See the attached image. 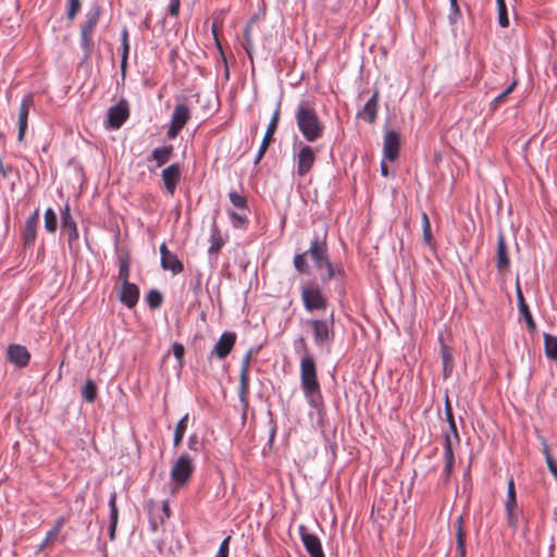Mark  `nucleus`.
<instances>
[{"mask_svg": "<svg viewBox=\"0 0 557 557\" xmlns=\"http://www.w3.org/2000/svg\"><path fill=\"white\" fill-rule=\"evenodd\" d=\"M159 249H160V255H161V257H162V256H165V255H169V253L171 252V251L168 249V247H166V244H165V243H162V244L160 245V248H159Z\"/></svg>", "mask_w": 557, "mask_h": 557, "instance_id": "60", "label": "nucleus"}, {"mask_svg": "<svg viewBox=\"0 0 557 557\" xmlns=\"http://www.w3.org/2000/svg\"><path fill=\"white\" fill-rule=\"evenodd\" d=\"M119 299L127 308H134L139 299L138 286L134 283L122 284L119 293Z\"/></svg>", "mask_w": 557, "mask_h": 557, "instance_id": "23", "label": "nucleus"}, {"mask_svg": "<svg viewBox=\"0 0 557 557\" xmlns=\"http://www.w3.org/2000/svg\"><path fill=\"white\" fill-rule=\"evenodd\" d=\"M116 527H117V524H112V523L109 524V532L108 533H109L110 541H114L115 540Z\"/></svg>", "mask_w": 557, "mask_h": 557, "instance_id": "57", "label": "nucleus"}, {"mask_svg": "<svg viewBox=\"0 0 557 557\" xmlns=\"http://www.w3.org/2000/svg\"><path fill=\"white\" fill-rule=\"evenodd\" d=\"M121 42H122V55H128L129 44H128V30L126 27H124L121 33Z\"/></svg>", "mask_w": 557, "mask_h": 557, "instance_id": "50", "label": "nucleus"}, {"mask_svg": "<svg viewBox=\"0 0 557 557\" xmlns=\"http://www.w3.org/2000/svg\"><path fill=\"white\" fill-rule=\"evenodd\" d=\"M131 259L128 255L119 256V278L122 284L131 283Z\"/></svg>", "mask_w": 557, "mask_h": 557, "instance_id": "30", "label": "nucleus"}, {"mask_svg": "<svg viewBox=\"0 0 557 557\" xmlns=\"http://www.w3.org/2000/svg\"><path fill=\"white\" fill-rule=\"evenodd\" d=\"M182 171L178 162L172 163L164 168L161 172V178L163 181L166 191L173 196L177 184L181 181Z\"/></svg>", "mask_w": 557, "mask_h": 557, "instance_id": "18", "label": "nucleus"}, {"mask_svg": "<svg viewBox=\"0 0 557 557\" xmlns=\"http://www.w3.org/2000/svg\"><path fill=\"white\" fill-rule=\"evenodd\" d=\"M442 362L444 368V376L446 377L453 368V357L446 347L442 348Z\"/></svg>", "mask_w": 557, "mask_h": 557, "instance_id": "44", "label": "nucleus"}, {"mask_svg": "<svg viewBox=\"0 0 557 557\" xmlns=\"http://www.w3.org/2000/svg\"><path fill=\"white\" fill-rule=\"evenodd\" d=\"M45 228L48 233H54L58 228V216L52 208L45 211Z\"/></svg>", "mask_w": 557, "mask_h": 557, "instance_id": "36", "label": "nucleus"}, {"mask_svg": "<svg viewBox=\"0 0 557 557\" xmlns=\"http://www.w3.org/2000/svg\"><path fill=\"white\" fill-rule=\"evenodd\" d=\"M497 17L500 27L506 28L509 26V17L505 0H496Z\"/></svg>", "mask_w": 557, "mask_h": 557, "instance_id": "37", "label": "nucleus"}, {"mask_svg": "<svg viewBox=\"0 0 557 557\" xmlns=\"http://www.w3.org/2000/svg\"><path fill=\"white\" fill-rule=\"evenodd\" d=\"M172 351H173L175 359L178 361V363L183 364L184 354H185L184 346L181 343L175 342L172 345Z\"/></svg>", "mask_w": 557, "mask_h": 557, "instance_id": "49", "label": "nucleus"}, {"mask_svg": "<svg viewBox=\"0 0 557 557\" xmlns=\"http://www.w3.org/2000/svg\"><path fill=\"white\" fill-rule=\"evenodd\" d=\"M379 97V90L375 89L371 98L364 103L362 109L358 111L357 115L359 119H362L370 124L374 123L377 113Z\"/></svg>", "mask_w": 557, "mask_h": 557, "instance_id": "26", "label": "nucleus"}, {"mask_svg": "<svg viewBox=\"0 0 557 557\" xmlns=\"http://www.w3.org/2000/svg\"><path fill=\"white\" fill-rule=\"evenodd\" d=\"M55 536H57V530H49L46 534L45 540L40 544L39 549L41 550V549L46 548L50 544L51 540Z\"/></svg>", "mask_w": 557, "mask_h": 557, "instance_id": "53", "label": "nucleus"}, {"mask_svg": "<svg viewBox=\"0 0 557 557\" xmlns=\"http://www.w3.org/2000/svg\"><path fill=\"white\" fill-rule=\"evenodd\" d=\"M543 454L545 456V460L547 463V467L550 471V473L554 475V478L557 480V462L553 459L548 446L545 442H543Z\"/></svg>", "mask_w": 557, "mask_h": 557, "instance_id": "43", "label": "nucleus"}, {"mask_svg": "<svg viewBox=\"0 0 557 557\" xmlns=\"http://www.w3.org/2000/svg\"><path fill=\"white\" fill-rule=\"evenodd\" d=\"M98 395V387L94 380L88 379L82 388V397L87 403L91 404L96 400Z\"/></svg>", "mask_w": 557, "mask_h": 557, "instance_id": "33", "label": "nucleus"}, {"mask_svg": "<svg viewBox=\"0 0 557 557\" xmlns=\"http://www.w3.org/2000/svg\"><path fill=\"white\" fill-rule=\"evenodd\" d=\"M516 295H517V301H518V309L521 315L524 318V321L527 323L528 330L533 333L536 331V324L533 320L532 313L530 311L529 306L527 305L521 287L519 278L516 280Z\"/></svg>", "mask_w": 557, "mask_h": 557, "instance_id": "22", "label": "nucleus"}, {"mask_svg": "<svg viewBox=\"0 0 557 557\" xmlns=\"http://www.w3.org/2000/svg\"><path fill=\"white\" fill-rule=\"evenodd\" d=\"M189 119V108L184 103L176 104L172 113L171 125L166 132V136L170 139L176 138Z\"/></svg>", "mask_w": 557, "mask_h": 557, "instance_id": "10", "label": "nucleus"}, {"mask_svg": "<svg viewBox=\"0 0 557 557\" xmlns=\"http://www.w3.org/2000/svg\"><path fill=\"white\" fill-rule=\"evenodd\" d=\"M189 414L185 413L180 421L177 422L175 430H174V436H173V446L178 447L184 438V435L187 430V423H188Z\"/></svg>", "mask_w": 557, "mask_h": 557, "instance_id": "31", "label": "nucleus"}, {"mask_svg": "<svg viewBox=\"0 0 557 557\" xmlns=\"http://www.w3.org/2000/svg\"><path fill=\"white\" fill-rule=\"evenodd\" d=\"M400 135L396 131H387L383 139L384 158L391 162L395 161L399 154Z\"/></svg>", "mask_w": 557, "mask_h": 557, "instance_id": "20", "label": "nucleus"}, {"mask_svg": "<svg viewBox=\"0 0 557 557\" xmlns=\"http://www.w3.org/2000/svg\"><path fill=\"white\" fill-rule=\"evenodd\" d=\"M62 525H63V519L60 518L57 520L55 525L51 530H57V534H58L60 532Z\"/></svg>", "mask_w": 557, "mask_h": 557, "instance_id": "61", "label": "nucleus"}, {"mask_svg": "<svg viewBox=\"0 0 557 557\" xmlns=\"http://www.w3.org/2000/svg\"><path fill=\"white\" fill-rule=\"evenodd\" d=\"M461 517L458 518V521H457V534H456V537H457V553H456V556L455 557H466V543H465V537H463V532H462V527H461Z\"/></svg>", "mask_w": 557, "mask_h": 557, "instance_id": "38", "label": "nucleus"}, {"mask_svg": "<svg viewBox=\"0 0 557 557\" xmlns=\"http://www.w3.org/2000/svg\"><path fill=\"white\" fill-rule=\"evenodd\" d=\"M422 231H423V240L425 242L426 245H431L432 240H433L431 227L430 228L424 227V230H422Z\"/></svg>", "mask_w": 557, "mask_h": 557, "instance_id": "55", "label": "nucleus"}, {"mask_svg": "<svg viewBox=\"0 0 557 557\" xmlns=\"http://www.w3.org/2000/svg\"><path fill=\"white\" fill-rule=\"evenodd\" d=\"M7 359L16 368H25L30 361V354L25 346L20 344H11L7 349Z\"/></svg>", "mask_w": 557, "mask_h": 557, "instance_id": "19", "label": "nucleus"}, {"mask_svg": "<svg viewBox=\"0 0 557 557\" xmlns=\"http://www.w3.org/2000/svg\"><path fill=\"white\" fill-rule=\"evenodd\" d=\"M163 511L165 512V515L169 517L170 516V507L168 504H164L163 505Z\"/></svg>", "mask_w": 557, "mask_h": 557, "instance_id": "64", "label": "nucleus"}, {"mask_svg": "<svg viewBox=\"0 0 557 557\" xmlns=\"http://www.w3.org/2000/svg\"><path fill=\"white\" fill-rule=\"evenodd\" d=\"M209 242H210V246L208 248L209 258H210V260L216 261L218 255H219L221 248L224 246L225 242H224V239L221 235V232L215 222H213V224L211 226Z\"/></svg>", "mask_w": 557, "mask_h": 557, "instance_id": "28", "label": "nucleus"}, {"mask_svg": "<svg viewBox=\"0 0 557 557\" xmlns=\"http://www.w3.org/2000/svg\"><path fill=\"white\" fill-rule=\"evenodd\" d=\"M187 446L190 450H193L195 453H200L203 448V445L199 441V437L196 433H193L189 435Z\"/></svg>", "mask_w": 557, "mask_h": 557, "instance_id": "46", "label": "nucleus"}, {"mask_svg": "<svg viewBox=\"0 0 557 557\" xmlns=\"http://www.w3.org/2000/svg\"><path fill=\"white\" fill-rule=\"evenodd\" d=\"M180 5H181L180 0H171L170 1L168 11H169L171 16H177L178 15Z\"/></svg>", "mask_w": 557, "mask_h": 557, "instance_id": "52", "label": "nucleus"}, {"mask_svg": "<svg viewBox=\"0 0 557 557\" xmlns=\"http://www.w3.org/2000/svg\"><path fill=\"white\" fill-rule=\"evenodd\" d=\"M510 260L507 251L504 234L499 233L497 237L496 248V268L499 273H505L509 270Z\"/></svg>", "mask_w": 557, "mask_h": 557, "instance_id": "25", "label": "nucleus"}, {"mask_svg": "<svg viewBox=\"0 0 557 557\" xmlns=\"http://www.w3.org/2000/svg\"><path fill=\"white\" fill-rule=\"evenodd\" d=\"M298 530L300 540L310 557H325L320 539L315 534L309 533L304 524H300Z\"/></svg>", "mask_w": 557, "mask_h": 557, "instance_id": "15", "label": "nucleus"}, {"mask_svg": "<svg viewBox=\"0 0 557 557\" xmlns=\"http://www.w3.org/2000/svg\"><path fill=\"white\" fill-rule=\"evenodd\" d=\"M228 198H230V201L231 203L237 208V209H243V210H246L247 209V199L245 196L238 194L237 191L235 190H232L230 191L228 194Z\"/></svg>", "mask_w": 557, "mask_h": 557, "instance_id": "42", "label": "nucleus"}, {"mask_svg": "<svg viewBox=\"0 0 557 557\" xmlns=\"http://www.w3.org/2000/svg\"><path fill=\"white\" fill-rule=\"evenodd\" d=\"M298 131L308 143L319 140L324 133V124L314 108L300 102L295 112Z\"/></svg>", "mask_w": 557, "mask_h": 557, "instance_id": "2", "label": "nucleus"}, {"mask_svg": "<svg viewBox=\"0 0 557 557\" xmlns=\"http://www.w3.org/2000/svg\"><path fill=\"white\" fill-rule=\"evenodd\" d=\"M252 357V349H249L242 361L240 373H239V401L244 407L248 406V391H249V367Z\"/></svg>", "mask_w": 557, "mask_h": 557, "instance_id": "11", "label": "nucleus"}, {"mask_svg": "<svg viewBox=\"0 0 557 557\" xmlns=\"http://www.w3.org/2000/svg\"><path fill=\"white\" fill-rule=\"evenodd\" d=\"M517 508V497H516V488L515 481L512 478L508 481V490H507V499L505 502V511L507 517L508 525L516 530L518 527V512Z\"/></svg>", "mask_w": 557, "mask_h": 557, "instance_id": "13", "label": "nucleus"}, {"mask_svg": "<svg viewBox=\"0 0 557 557\" xmlns=\"http://www.w3.org/2000/svg\"><path fill=\"white\" fill-rule=\"evenodd\" d=\"M445 418L448 423V430L443 432L444 436V460H445V467H444V473L448 478L451 473L454 462H455V456L453 450V438L459 443L460 437L457 430V425L455 422V417L453 412V408L450 406L449 397L446 395L445 397Z\"/></svg>", "mask_w": 557, "mask_h": 557, "instance_id": "3", "label": "nucleus"}, {"mask_svg": "<svg viewBox=\"0 0 557 557\" xmlns=\"http://www.w3.org/2000/svg\"><path fill=\"white\" fill-rule=\"evenodd\" d=\"M516 87V82L511 83L503 92H500L497 97L493 99L491 102V106L493 109L497 107L498 103H500L509 94L513 91Z\"/></svg>", "mask_w": 557, "mask_h": 557, "instance_id": "47", "label": "nucleus"}, {"mask_svg": "<svg viewBox=\"0 0 557 557\" xmlns=\"http://www.w3.org/2000/svg\"><path fill=\"white\" fill-rule=\"evenodd\" d=\"M320 277L323 283H326L333 278H343L344 269L342 265H335L332 263L331 267L324 273H322Z\"/></svg>", "mask_w": 557, "mask_h": 557, "instance_id": "35", "label": "nucleus"}, {"mask_svg": "<svg viewBox=\"0 0 557 557\" xmlns=\"http://www.w3.org/2000/svg\"><path fill=\"white\" fill-rule=\"evenodd\" d=\"M116 492H112L110 494V497H109V509H110V515H109V520H110V523L112 524H117V521H119V509H117V506H116Z\"/></svg>", "mask_w": 557, "mask_h": 557, "instance_id": "40", "label": "nucleus"}, {"mask_svg": "<svg viewBox=\"0 0 557 557\" xmlns=\"http://www.w3.org/2000/svg\"><path fill=\"white\" fill-rule=\"evenodd\" d=\"M66 18L73 21L82 9L81 0H66Z\"/></svg>", "mask_w": 557, "mask_h": 557, "instance_id": "41", "label": "nucleus"}, {"mask_svg": "<svg viewBox=\"0 0 557 557\" xmlns=\"http://www.w3.org/2000/svg\"><path fill=\"white\" fill-rule=\"evenodd\" d=\"M61 227L67 237L69 245L72 246L79 237L76 222L73 220L70 208L66 205L61 212Z\"/></svg>", "mask_w": 557, "mask_h": 557, "instance_id": "21", "label": "nucleus"}, {"mask_svg": "<svg viewBox=\"0 0 557 557\" xmlns=\"http://www.w3.org/2000/svg\"><path fill=\"white\" fill-rule=\"evenodd\" d=\"M381 174L384 177L388 175V166L384 162L381 163Z\"/></svg>", "mask_w": 557, "mask_h": 557, "instance_id": "62", "label": "nucleus"}, {"mask_svg": "<svg viewBox=\"0 0 557 557\" xmlns=\"http://www.w3.org/2000/svg\"><path fill=\"white\" fill-rule=\"evenodd\" d=\"M318 151V148L301 140H295L293 144L294 174L305 177L310 173L315 164Z\"/></svg>", "mask_w": 557, "mask_h": 557, "instance_id": "4", "label": "nucleus"}, {"mask_svg": "<svg viewBox=\"0 0 557 557\" xmlns=\"http://www.w3.org/2000/svg\"><path fill=\"white\" fill-rule=\"evenodd\" d=\"M302 347L307 350L304 338ZM300 386L308 404L321 416L324 411V400L317 375V366L312 355L308 351L300 359Z\"/></svg>", "mask_w": 557, "mask_h": 557, "instance_id": "1", "label": "nucleus"}, {"mask_svg": "<svg viewBox=\"0 0 557 557\" xmlns=\"http://www.w3.org/2000/svg\"><path fill=\"white\" fill-rule=\"evenodd\" d=\"M231 536H226L222 543L220 544L219 550L215 557H228V545H230Z\"/></svg>", "mask_w": 557, "mask_h": 557, "instance_id": "51", "label": "nucleus"}, {"mask_svg": "<svg viewBox=\"0 0 557 557\" xmlns=\"http://www.w3.org/2000/svg\"><path fill=\"white\" fill-rule=\"evenodd\" d=\"M236 338V333L228 331L223 332L209 357L216 356L220 360L225 359L234 348Z\"/></svg>", "mask_w": 557, "mask_h": 557, "instance_id": "16", "label": "nucleus"}, {"mask_svg": "<svg viewBox=\"0 0 557 557\" xmlns=\"http://www.w3.org/2000/svg\"><path fill=\"white\" fill-rule=\"evenodd\" d=\"M34 106V95L27 94L23 97L18 109V133L17 140L23 141L26 129L28 127V114L30 108Z\"/></svg>", "mask_w": 557, "mask_h": 557, "instance_id": "17", "label": "nucleus"}, {"mask_svg": "<svg viewBox=\"0 0 557 557\" xmlns=\"http://www.w3.org/2000/svg\"><path fill=\"white\" fill-rule=\"evenodd\" d=\"M146 301L151 309H158L163 302V295L158 289H150L146 295Z\"/></svg>", "mask_w": 557, "mask_h": 557, "instance_id": "39", "label": "nucleus"}, {"mask_svg": "<svg viewBox=\"0 0 557 557\" xmlns=\"http://www.w3.org/2000/svg\"><path fill=\"white\" fill-rule=\"evenodd\" d=\"M308 325L312 330L314 344L320 347H330L334 341V312L332 311L326 319L308 320Z\"/></svg>", "mask_w": 557, "mask_h": 557, "instance_id": "7", "label": "nucleus"}, {"mask_svg": "<svg viewBox=\"0 0 557 557\" xmlns=\"http://www.w3.org/2000/svg\"><path fill=\"white\" fill-rule=\"evenodd\" d=\"M300 297L308 312L325 310L329 304L326 295L315 282H305L300 286Z\"/></svg>", "mask_w": 557, "mask_h": 557, "instance_id": "6", "label": "nucleus"}, {"mask_svg": "<svg viewBox=\"0 0 557 557\" xmlns=\"http://www.w3.org/2000/svg\"><path fill=\"white\" fill-rule=\"evenodd\" d=\"M308 252L314 267L321 274L331 267L333 262L329 255L326 232H324L322 236H313V238L310 240Z\"/></svg>", "mask_w": 557, "mask_h": 557, "instance_id": "8", "label": "nucleus"}, {"mask_svg": "<svg viewBox=\"0 0 557 557\" xmlns=\"http://www.w3.org/2000/svg\"><path fill=\"white\" fill-rule=\"evenodd\" d=\"M449 14H448V22L449 24H456L459 17L461 16V12L458 5V2L449 3Z\"/></svg>", "mask_w": 557, "mask_h": 557, "instance_id": "48", "label": "nucleus"}, {"mask_svg": "<svg viewBox=\"0 0 557 557\" xmlns=\"http://www.w3.org/2000/svg\"><path fill=\"white\" fill-rule=\"evenodd\" d=\"M161 267L163 270L171 271L174 275L184 270L183 262L172 251L169 255L162 256Z\"/></svg>", "mask_w": 557, "mask_h": 557, "instance_id": "29", "label": "nucleus"}, {"mask_svg": "<svg viewBox=\"0 0 557 557\" xmlns=\"http://www.w3.org/2000/svg\"><path fill=\"white\" fill-rule=\"evenodd\" d=\"M173 152L174 147L171 144L157 147L152 149L150 156L147 158V161H154L156 168H161L170 161L171 157L173 156Z\"/></svg>", "mask_w": 557, "mask_h": 557, "instance_id": "27", "label": "nucleus"}, {"mask_svg": "<svg viewBox=\"0 0 557 557\" xmlns=\"http://www.w3.org/2000/svg\"><path fill=\"white\" fill-rule=\"evenodd\" d=\"M39 208H37L26 220L22 238L25 246H32L36 239V230L39 224Z\"/></svg>", "mask_w": 557, "mask_h": 557, "instance_id": "24", "label": "nucleus"}, {"mask_svg": "<svg viewBox=\"0 0 557 557\" xmlns=\"http://www.w3.org/2000/svg\"><path fill=\"white\" fill-rule=\"evenodd\" d=\"M544 349L548 359L557 361V336L545 333Z\"/></svg>", "mask_w": 557, "mask_h": 557, "instance_id": "32", "label": "nucleus"}, {"mask_svg": "<svg viewBox=\"0 0 557 557\" xmlns=\"http://www.w3.org/2000/svg\"><path fill=\"white\" fill-rule=\"evenodd\" d=\"M228 214L234 227H245L248 223V218L246 214L237 213L235 211H230Z\"/></svg>", "mask_w": 557, "mask_h": 557, "instance_id": "45", "label": "nucleus"}, {"mask_svg": "<svg viewBox=\"0 0 557 557\" xmlns=\"http://www.w3.org/2000/svg\"><path fill=\"white\" fill-rule=\"evenodd\" d=\"M12 171L11 165H4L2 160L0 159V174L3 178H8L10 172Z\"/></svg>", "mask_w": 557, "mask_h": 557, "instance_id": "54", "label": "nucleus"}, {"mask_svg": "<svg viewBox=\"0 0 557 557\" xmlns=\"http://www.w3.org/2000/svg\"><path fill=\"white\" fill-rule=\"evenodd\" d=\"M307 257H309L308 249L301 253L295 255L294 257V267L296 271L300 274H309L310 272V267L307 262Z\"/></svg>", "mask_w": 557, "mask_h": 557, "instance_id": "34", "label": "nucleus"}, {"mask_svg": "<svg viewBox=\"0 0 557 557\" xmlns=\"http://www.w3.org/2000/svg\"><path fill=\"white\" fill-rule=\"evenodd\" d=\"M280 107L281 104L277 103L276 109L274 110L273 115L268 124L265 134L262 138L261 145L253 161L255 164H258L261 161V159L263 158L264 153L268 150L270 143L272 141L273 135L276 131L280 120Z\"/></svg>", "mask_w": 557, "mask_h": 557, "instance_id": "14", "label": "nucleus"}, {"mask_svg": "<svg viewBox=\"0 0 557 557\" xmlns=\"http://www.w3.org/2000/svg\"><path fill=\"white\" fill-rule=\"evenodd\" d=\"M194 469L193 458L187 453H183L171 469V479L176 485L183 486L189 481Z\"/></svg>", "mask_w": 557, "mask_h": 557, "instance_id": "9", "label": "nucleus"}, {"mask_svg": "<svg viewBox=\"0 0 557 557\" xmlns=\"http://www.w3.org/2000/svg\"><path fill=\"white\" fill-rule=\"evenodd\" d=\"M201 286V282L199 278L191 280L189 282V287L193 288L195 292L199 290Z\"/></svg>", "mask_w": 557, "mask_h": 557, "instance_id": "58", "label": "nucleus"}, {"mask_svg": "<svg viewBox=\"0 0 557 557\" xmlns=\"http://www.w3.org/2000/svg\"><path fill=\"white\" fill-rule=\"evenodd\" d=\"M129 116L128 103L121 99L116 104L108 110V123L111 128H120Z\"/></svg>", "mask_w": 557, "mask_h": 557, "instance_id": "12", "label": "nucleus"}, {"mask_svg": "<svg viewBox=\"0 0 557 557\" xmlns=\"http://www.w3.org/2000/svg\"><path fill=\"white\" fill-rule=\"evenodd\" d=\"M127 59H128V55H121L120 67H121V74H122L123 78H125V75H126Z\"/></svg>", "mask_w": 557, "mask_h": 557, "instance_id": "56", "label": "nucleus"}, {"mask_svg": "<svg viewBox=\"0 0 557 557\" xmlns=\"http://www.w3.org/2000/svg\"><path fill=\"white\" fill-rule=\"evenodd\" d=\"M249 33H250V26H247L245 32H244V36H245V40L248 45H250V38H249Z\"/></svg>", "mask_w": 557, "mask_h": 557, "instance_id": "63", "label": "nucleus"}, {"mask_svg": "<svg viewBox=\"0 0 557 557\" xmlns=\"http://www.w3.org/2000/svg\"><path fill=\"white\" fill-rule=\"evenodd\" d=\"M421 218H422V230H424V227L430 228L431 223H430L428 214L425 212H423Z\"/></svg>", "mask_w": 557, "mask_h": 557, "instance_id": "59", "label": "nucleus"}, {"mask_svg": "<svg viewBox=\"0 0 557 557\" xmlns=\"http://www.w3.org/2000/svg\"><path fill=\"white\" fill-rule=\"evenodd\" d=\"M101 15V7L95 2L86 12V20L81 27V48L84 51V59L87 60L94 49V32L97 27Z\"/></svg>", "mask_w": 557, "mask_h": 557, "instance_id": "5", "label": "nucleus"}]
</instances>
